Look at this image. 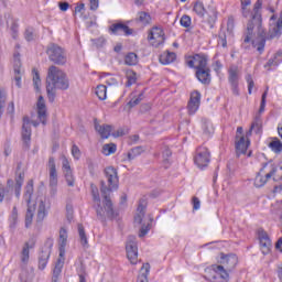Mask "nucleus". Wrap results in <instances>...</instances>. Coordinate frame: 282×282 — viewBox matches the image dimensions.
<instances>
[{
	"instance_id": "1",
	"label": "nucleus",
	"mask_w": 282,
	"mask_h": 282,
	"mask_svg": "<svg viewBox=\"0 0 282 282\" xmlns=\"http://www.w3.org/2000/svg\"><path fill=\"white\" fill-rule=\"evenodd\" d=\"M105 176L107 177L108 187L105 184V181H101L100 193L104 197V206H100V193L98 192V187L95 184H90L91 195L96 207L97 217L100 221H105L106 219H115L116 212L113 210V203L111 202V191L113 188H118V170L113 166H108L105 169Z\"/></svg>"
},
{
	"instance_id": "2",
	"label": "nucleus",
	"mask_w": 282,
	"mask_h": 282,
	"mask_svg": "<svg viewBox=\"0 0 282 282\" xmlns=\"http://www.w3.org/2000/svg\"><path fill=\"white\" fill-rule=\"evenodd\" d=\"M56 89H69V79H67V75L61 68L52 65L46 77L47 98L51 102L56 98Z\"/></svg>"
},
{
	"instance_id": "3",
	"label": "nucleus",
	"mask_w": 282,
	"mask_h": 282,
	"mask_svg": "<svg viewBox=\"0 0 282 282\" xmlns=\"http://www.w3.org/2000/svg\"><path fill=\"white\" fill-rule=\"evenodd\" d=\"M263 6V0H257L253 6V12L251 13V19L247 23V31L245 32V43H250L252 39V32L254 28L261 30L263 19L261 18V7Z\"/></svg>"
},
{
	"instance_id": "4",
	"label": "nucleus",
	"mask_w": 282,
	"mask_h": 282,
	"mask_svg": "<svg viewBox=\"0 0 282 282\" xmlns=\"http://www.w3.org/2000/svg\"><path fill=\"white\" fill-rule=\"evenodd\" d=\"M46 54L48 61L54 63V65H65L67 63V53L65 48L56 43H50L46 47Z\"/></svg>"
},
{
	"instance_id": "5",
	"label": "nucleus",
	"mask_w": 282,
	"mask_h": 282,
	"mask_svg": "<svg viewBox=\"0 0 282 282\" xmlns=\"http://www.w3.org/2000/svg\"><path fill=\"white\" fill-rule=\"evenodd\" d=\"M47 169L51 197H56L58 186V172L56 171V160L54 159V156L48 158Z\"/></svg>"
},
{
	"instance_id": "6",
	"label": "nucleus",
	"mask_w": 282,
	"mask_h": 282,
	"mask_svg": "<svg viewBox=\"0 0 282 282\" xmlns=\"http://www.w3.org/2000/svg\"><path fill=\"white\" fill-rule=\"evenodd\" d=\"M205 279L209 282H228L230 274L221 264L212 265V270L207 273Z\"/></svg>"
},
{
	"instance_id": "7",
	"label": "nucleus",
	"mask_w": 282,
	"mask_h": 282,
	"mask_svg": "<svg viewBox=\"0 0 282 282\" xmlns=\"http://www.w3.org/2000/svg\"><path fill=\"white\" fill-rule=\"evenodd\" d=\"M258 31V40L254 41L252 40V36L254 34V31H252V35H251V39L249 42H243L242 43V46L245 48H247L248 44L251 43L253 47H257V51L260 53V54H263V50H265V41H268V37L265 36V31H263V28L261 26L260 29H257ZM246 39V33L243 34V40Z\"/></svg>"
},
{
	"instance_id": "8",
	"label": "nucleus",
	"mask_w": 282,
	"mask_h": 282,
	"mask_svg": "<svg viewBox=\"0 0 282 282\" xmlns=\"http://www.w3.org/2000/svg\"><path fill=\"white\" fill-rule=\"evenodd\" d=\"M194 162L198 169H204L210 163V152L206 147H199L196 150V155L194 156Z\"/></svg>"
},
{
	"instance_id": "9",
	"label": "nucleus",
	"mask_w": 282,
	"mask_h": 282,
	"mask_svg": "<svg viewBox=\"0 0 282 282\" xmlns=\"http://www.w3.org/2000/svg\"><path fill=\"white\" fill-rule=\"evenodd\" d=\"M127 257L135 265L138 263V242H135V236H129L126 245Z\"/></svg>"
},
{
	"instance_id": "10",
	"label": "nucleus",
	"mask_w": 282,
	"mask_h": 282,
	"mask_svg": "<svg viewBox=\"0 0 282 282\" xmlns=\"http://www.w3.org/2000/svg\"><path fill=\"white\" fill-rule=\"evenodd\" d=\"M188 67H194V69L199 70L208 67V59L204 55L196 54L187 59Z\"/></svg>"
},
{
	"instance_id": "11",
	"label": "nucleus",
	"mask_w": 282,
	"mask_h": 282,
	"mask_svg": "<svg viewBox=\"0 0 282 282\" xmlns=\"http://www.w3.org/2000/svg\"><path fill=\"white\" fill-rule=\"evenodd\" d=\"M148 40L153 47H160V45L164 44V31L158 26L153 28Z\"/></svg>"
},
{
	"instance_id": "12",
	"label": "nucleus",
	"mask_w": 282,
	"mask_h": 282,
	"mask_svg": "<svg viewBox=\"0 0 282 282\" xmlns=\"http://www.w3.org/2000/svg\"><path fill=\"white\" fill-rule=\"evenodd\" d=\"M200 102H202V94L197 90H194L191 94V98L187 104V110L189 116H195V113H197V109H199Z\"/></svg>"
},
{
	"instance_id": "13",
	"label": "nucleus",
	"mask_w": 282,
	"mask_h": 282,
	"mask_svg": "<svg viewBox=\"0 0 282 282\" xmlns=\"http://www.w3.org/2000/svg\"><path fill=\"white\" fill-rule=\"evenodd\" d=\"M30 117L23 118L22 140L25 149H30V142L32 141V128L30 127Z\"/></svg>"
},
{
	"instance_id": "14",
	"label": "nucleus",
	"mask_w": 282,
	"mask_h": 282,
	"mask_svg": "<svg viewBox=\"0 0 282 282\" xmlns=\"http://www.w3.org/2000/svg\"><path fill=\"white\" fill-rule=\"evenodd\" d=\"M37 118L42 124H47V106H45V99L40 96L36 104Z\"/></svg>"
},
{
	"instance_id": "15",
	"label": "nucleus",
	"mask_w": 282,
	"mask_h": 282,
	"mask_svg": "<svg viewBox=\"0 0 282 282\" xmlns=\"http://www.w3.org/2000/svg\"><path fill=\"white\" fill-rule=\"evenodd\" d=\"M220 263L225 265L224 269L227 271V273L232 272V270H235L238 263L237 256L235 254L226 256L221 253Z\"/></svg>"
},
{
	"instance_id": "16",
	"label": "nucleus",
	"mask_w": 282,
	"mask_h": 282,
	"mask_svg": "<svg viewBox=\"0 0 282 282\" xmlns=\"http://www.w3.org/2000/svg\"><path fill=\"white\" fill-rule=\"evenodd\" d=\"M274 175H276V166L274 165H272L271 171L268 174H265V176L261 175V172H258L254 178V186L257 188L265 186V184H268V180H270V177H275Z\"/></svg>"
},
{
	"instance_id": "17",
	"label": "nucleus",
	"mask_w": 282,
	"mask_h": 282,
	"mask_svg": "<svg viewBox=\"0 0 282 282\" xmlns=\"http://www.w3.org/2000/svg\"><path fill=\"white\" fill-rule=\"evenodd\" d=\"M109 32H111V34H124V36H131V34H133V29H130L129 25L119 22L110 25Z\"/></svg>"
},
{
	"instance_id": "18",
	"label": "nucleus",
	"mask_w": 282,
	"mask_h": 282,
	"mask_svg": "<svg viewBox=\"0 0 282 282\" xmlns=\"http://www.w3.org/2000/svg\"><path fill=\"white\" fill-rule=\"evenodd\" d=\"M258 237H259L261 248L264 249L262 251L263 254H265V252H270V248H272V240H270V236H268V232H265V230L263 229H259Z\"/></svg>"
},
{
	"instance_id": "19",
	"label": "nucleus",
	"mask_w": 282,
	"mask_h": 282,
	"mask_svg": "<svg viewBox=\"0 0 282 282\" xmlns=\"http://www.w3.org/2000/svg\"><path fill=\"white\" fill-rule=\"evenodd\" d=\"M13 56H14V67H13L14 80H15L17 87L21 89V78L23 76V72H21V58H19V56L21 55L19 53H14Z\"/></svg>"
},
{
	"instance_id": "20",
	"label": "nucleus",
	"mask_w": 282,
	"mask_h": 282,
	"mask_svg": "<svg viewBox=\"0 0 282 282\" xmlns=\"http://www.w3.org/2000/svg\"><path fill=\"white\" fill-rule=\"evenodd\" d=\"M34 246H36V241H34V239H30L24 243L21 251V263H23L24 265H28L30 261V250H32Z\"/></svg>"
},
{
	"instance_id": "21",
	"label": "nucleus",
	"mask_w": 282,
	"mask_h": 282,
	"mask_svg": "<svg viewBox=\"0 0 282 282\" xmlns=\"http://www.w3.org/2000/svg\"><path fill=\"white\" fill-rule=\"evenodd\" d=\"M63 170H64V175H65L67 186H74L75 184L74 173L72 172V166L69 165V161L65 158L63 159Z\"/></svg>"
},
{
	"instance_id": "22",
	"label": "nucleus",
	"mask_w": 282,
	"mask_h": 282,
	"mask_svg": "<svg viewBox=\"0 0 282 282\" xmlns=\"http://www.w3.org/2000/svg\"><path fill=\"white\" fill-rule=\"evenodd\" d=\"M196 78L203 85H210V68L205 66V68L196 70Z\"/></svg>"
},
{
	"instance_id": "23",
	"label": "nucleus",
	"mask_w": 282,
	"mask_h": 282,
	"mask_svg": "<svg viewBox=\"0 0 282 282\" xmlns=\"http://www.w3.org/2000/svg\"><path fill=\"white\" fill-rule=\"evenodd\" d=\"M282 63V52L279 51L276 52L273 57H271L265 64H264V69L270 72V69H274V67H279Z\"/></svg>"
},
{
	"instance_id": "24",
	"label": "nucleus",
	"mask_w": 282,
	"mask_h": 282,
	"mask_svg": "<svg viewBox=\"0 0 282 282\" xmlns=\"http://www.w3.org/2000/svg\"><path fill=\"white\" fill-rule=\"evenodd\" d=\"M145 213H147V200L140 199L139 206L137 208V215L134 216V224H142V219H144Z\"/></svg>"
},
{
	"instance_id": "25",
	"label": "nucleus",
	"mask_w": 282,
	"mask_h": 282,
	"mask_svg": "<svg viewBox=\"0 0 282 282\" xmlns=\"http://www.w3.org/2000/svg\"><path fill=\"white\" fill-rule=\"evenodd\" d=\"M241 76V70H239V66L237 65H231L228 69V80L229 84H238L239 83V77Z\"/></svg>"
},
{
	"instance_id": "26",
	"label": "nucleus",
	"mask_w": 282,
	"mask_h": 282,
	"mask_svg": "<svg viewBox=\"0 0 282 282\" xmlns=\"http://www.w3.org/2000/svg\"><path fill=\"white\" fill-rule=\"evenodd\" d=\"M248 147H250V140H246V137H240L239 140L236 142L237 155H243L246 151H248Z\"/></svg>"
},
{
	"instance_id": "27",
	"label": "nucleus",
	"mask_w": 282,
	"mask_h": 282,
	"mask_svg": "<svg viewBox=\"0 0 282 282\" xmlns=\"http://www.w3.org/2000/svg\"><path fill=\"white\" fill-rule=\"evenodd\" d=\"M58 246H59V257L63 258L65 257V248L67 246V230L65 228H61L59 230Z\"/></svg>"
},
{
	"instance_id": "28",
	"label": "nucleus",
	"mask_w": 282,
	"mask_h": 282,
	"mask_svg": "<svg viewBox=\"0 0 282 282\" xmlns=\"http://www.w3.org/2000/svg\"><path fill=\"white\" fill-rule=\"evenodd\" d=\"M95 130L99 133L102 140H107L111 135L112 128L109 124L95 123Z\"/></svg>"
},
{
	"instance_id": "29",
	"label": "nucleus",
	"mask_w": 282,
	"mask_h": 282,
	"mask_svg": "<svg viewBox=\"0 0 282 282\" xmlns=\"http://www.w3.org/2000/svg\"><path fill=\"white\" fill-rule=\"evenodd\" d=\"M63 265H65V258H58L54 270H53V276H52V282H58V278L61 276V272H63Z\"/></svg>"
},
{
	"instance_id": "30",
	"label": "nucleus",
	"mask_w": 282,
	"mask_h": 282,
	"mask_svg": "<svg viewBox=\"0 0 282 282\" xmlns=\"http://www.w3.org/2000/svg\"><path fill=\"white\" fill-rule=\"evenodd\" d=\"M52 251L50 249H43L39 257V269L45 270L47 267V261H50V254Z\"/></svg>"
},
{
	"instance_id": "31",
	"label": "nucleus",
	"mask_w": 282,
	"mask_h": 282,
	"mask_svg": "<svg viewBox=\"0 0 282 282\" xmlns=\"http://www.w3.org/2000/svg\"><path fill=\"white\" fill-rule=\"evenodd\" d=\"M261 129H263V121H261V117H256L249 131L247 132V138L252 135L253 131L254 133H261Z\"/></svg>"
},
{
	"instance_id": "32",
	"label": "nucleus",
	"mask_w": 282,
	"mask_h": 282,
	"mask_svg": "<svg viewBox=\"0 0 282 282\" xmlns=\"http://www.w3.org/2000/svg\"><path fill=\"white\" fill-rule=\"evenodd\" d=\"M33 194H34V182L29 181L26 186H25V191H24V195H23V198L26 202L28 206H30V204L32 202V195Z\"/></svg>"
},
{
	"instance_id": "33",
	"label": "nucleus",
	"mask_w": 282,
	"mask_h": 282,
	"mask_svg": "<svg viewBox=\"0 0 282 282\" xmlns=\"http://www.w3.org/2000/svg\"><path fill=\"white\" fill-rule=\"evenodd\" d=\"M175 58H177L175 53L166 52L160 56L159 61L162 65H171V63H174Z\"/></svg>"
},
{
	"instance_id": "34",
	"label": "nucleus",
	"mask_w": 282,
	"mask_h": 282,
	"mask_svg": "<svg viewBox=\"0 0 282 282\" xmlns=\"http://www.w3.org/2000/svg\"><path fill=\"white\" fill-rule=\"evenodd\" d=\"M150 270H151V265L149 263L143 264L138 275L137 282H149Z\"/></svg>"
},
{
	"instance_id": "35",
	"label": "nucleus",
	"mask_w": 282,
	"mask_h": 282,
	"mask_svg": "<svg viewBox=\"0 0 282 282\" xmlns=\"http://www.w3.org/2000/svg\"><path fill=\"white\" fill-rule=\"evenodd\" d=\"M24 180H25V173H20L15 177L14 193H15V197L18 198L21 197V187L23 186Z\"/></svg>"
},
{
	"instance_id": "36",
	"label": "nucleus",
	"mask_w": 282,
	"mask_h": 282,
	"mask_svg": "<svg viewBox=\"0 0 282 282\" xmlns=\"http://www.w3.org/2000/svg\"><path fill=\"white\" fill-rule=\"evenodd\" d=\"M4 19H7V25H8V28H11L13 39H17V32H18L19 25H18L17 22L12 19V14H10V13L4 14ZM10 25H11V26H10Z\"/></svg>"
},
{
	"instance_id": "37",
	"label": "nucleus",
	"mask_w": 282,
	"mask_h": 282,
	"mask_svg": "<svg viewBox=\"0 0 282 282\" xmlns=\"http://www.w3.org/2000/svg\"><path fill=\"white\" fill-rule=\"evenodd\" d=\"M193 12H195V14H197V17H199L200 19H204V15L206 14V8L204 7V2H194Z\"/></svg>"
},
{
	"instance_id": "38",
	"label": "nucleus",
	"mask_w": 282,
	"mask_h": 282,
	"mask_svg": "<svg viewBox=\"0 0 282 282\" xmlns=\"http://www.w3.org/2000/svg\"><path fill=\"white\" fill-rule=\"evenodd\" d=\"M145 149L142 145L132 148L131 151L128 152V160H135V158H138V155H142V153H144Z\"/></svg>"
},
{
	"instance_id": "39",
	"label": "nucleus",
	"mask_w": 282,
	"mask_h": 282,
	"mask_svg": "<svg viewBox=\"0 0 282 282\" xmlns=\"http://www.w3.org/2000/svg\"><path fill=\"white\" fill-rule=\"evenodd\" d=\"M47 217V210L45 209V202L41 200L37 208L36 221H43Z\"/></svg>"
},
{
	"instance_id": "40",
	"label": "nucleus",
	"mask_w": 282,
	"mask_h": 282,
	"mask_svg": "<svg viewBox=\"0 0 282 282\" xmlns=\"http://www.w3.org/2000/svg\"><path fill=\"white\" fill-rule=\"evenodd\" d=\"M118 147L116 145V143H106L102 147L104 155H113V153H116Z\"/></svg>"
},
{
	"instance_id": "41",
	"label": "nucleus",
	"mask_w": 282,
	"mask_h": 282,
	"mask_svg": "<svg viewBox=\"0 0 282 282\" xmlns=\"http://www.w3.org/2000/svg\"><path fill=\"white\" fill-rule=\"evenodd\" d=\"M269 147L271 148V151L273 153H281L282 151V142L279 140V138H274L270 143Z\"/></svg>"
},
{
	"instance_id": "42",
	"label": "nucleus",
	"mask_w": 282,
	"mask_h": 282,
	"mask_svg": "<svg viewBox=\"0 0 282 282\" xmlns=\"http://www.w3.org/2000/svg\"><path fill=\"white\" fill-rule=\"evenodd\" d=\"M124 64L129 66L138 65V54L128 53L124 57Z\"/></svg>"
},
{
	"instance_id": "43",
	"label": "nucleus",
	"mask_w": 282,
	"mask_h": 282,
	"mask_svg": "<svg viewBox=\"0 0 282 282\" xmlns=\"http://www.w3.org/2000/svg\"><path fill=\"white\" fill-rule=\"evenodd\" d=\"M127 83H126V87H131V85H135V83H138V76L135 74V72L133 70H128L127 72Z\"/></svg>"
},
{
	"instance_id": "44",
	"label": "nucleus",
	"mask_w": 282,
	"mask_h": 282,
	"mask_svg": "<svg viewBox=\"0 0 282 282\" xmlns=\"http://www.w3.org/2000/svg\"><path fill=\"white\" fill-rule=\"evenodd\" d=\"M96 96L99 100H107V86L99 85L96 87Z\"/></svg>"
},
{
	"instance_id": "45",
	"label": "nucleus",
	"mask_w": 282,
	"mask_h": 282,
	"mask_svg": "<svg viewBox=\"0 0 282 282\" xmlns=\"http://www.w3.org/2000/svg\"><path fill=\"white\" fill-rule=\"evenodd\" d=\"M217 22V10L213 9L208 12L207 23L210 29L215 28V23Z\"/></svg>"
},
{
	"instance_id": "46",
	"label": "nucleus",
	"mask_w": 282,
	"mask_h": 282,
	"mask_svg": "<svg viewBox=\"0 0 282 282\" xmlns=\"http://www.w3.org/2000/svg\"><path fill=\"white\" fill-rule=\"evenodd\" d=\"M77 228L82 246H87L88 241L87 234H85V227L83 226V224H78Z\"/></svg>"
},
{
	"instance_id": "47",
	"label": "nucleus",
	"mask_w": 282,
	"mask_h": 282,
	"mask_svg": "<svg viewBox=\"0 0 282 282\" xmlns=\"http://www.w3.org/2000/svg\"><path fill=\"white\" fill-rule=\"evenodd\" d=\"M203 131L205 135H213L215 133V129L213 128V123L203 120Z\"/></svg>"
},
{
	"instance_id": "48",
	"label": "nucleus",
	"mask_w": 282,
	"mask_h": 282,
	"mask_svg": "<svg viewBox=\"0 0 282 282\" xmlns=\"http://www.w3.org/2000/svg\"><path fill=\"white\" fill-rule=\"evenodd\" d=\"M34 219V212H32V207H28L25 214V228H30L32 226V220Z\"/></svg>"
},
{
	"instance_id": "49",
	"label": "nucleus",
	"mask_w": 282,
	"mask_h": 282,
	"mask_svg": "<svg viewBox=\"0 0 282 282\" xmlns=\"http://www.w3.org/2000/svg\"><path fill=\"white\" fill-rule=\"evenodd\" d=\"M32 74L34 88L36 89V91H39L41 87V75L39 74V70H36V68H33Z\"/></svg>"
},
{
	"instance_id": "50",
	"label": "nucleus",
	"mask_w": 282,
	"mask_h": 282,
	"mask_svg": "<svg viewBox=\"0 0 282 282\" xmlns=\"http://www.w3.org/2000/svg\"><path fill=\"white\" fill-rule=\"evenodd\" d=\"M138 21L143 25L151 23V15L144 11L139 12Z\"/></svg>"
},
{
	"instance_id": "51",
	"label": "nucleus",
	"mask_w": 282,
	"mask_h": 282,
	"mask_svg": "<svg viewBox=\"0 0 282 282\" xmlns=\"http://www.w3.org/2000/svg\"><path fill=\"white\" fill-rule=\"evenodd\" d=\"M162 155H163V162L164 164H166L169 163V158L173 155V152H171V149H169V147H164Z\"/></svg>"
},
{
	"instance_id": "52",
	"label": "nucleus",
	"mask_w": 282,
	"mask_h": 282,
	"mask_svg": "<svg viewBox=\"0 0 282 282\" xmlns=\"http://www.w3.org/2000/svg\"><path fill=\"white\" fill-rule=\"evenodd\" d=\"M246 80L248 83V94H252V89H254V80L252 79V75H247Z\"/></svg>"
},
{
	"instance_id": "53",
	"label": "nucleus",
	"mask_w": 282,
	"mask_h": 282,
	"mask_svg": "<svg viewBox=\"0 0 282 282\" xmlns=\"http://www.w3.org/2000/svg\"><path fill=\"white\" fill-rule=\"evenodd\" d=\"M24 39L26 41H34V29L32 28L26 29L24 32Z\"/></svg>"
},
{
	"instance_id": "54",
	"label": "nucleus",
	"mask_w": 282,
	"mask_h": 282,
	"mask_svg": "<svg viewBox=\"0 0 282 282\" xmlns=\"http://www.w3.org/2000/svg\"><path fill=\"white\" fill-rule=\"evenodd\" d=\"M180 23H181L182 28H188L191 25L192 21H191V18L185 14L181 18Z\"/></svg>"
},
{
	"instance_id": "55",
	"label": "nucleus",
	"mask_w": 282,
	"mask_h": 282,
	"mask_svg": "<svg viewBox=\"0 0 282 282\" xmlns=\"http://www.w3.org/2000/svg\"><path fill=\"white\" fill-rule=\"evenodd\" d=\"M235 30V18L229 17L227 21V32H232Z\"/></svg>"
},
{
	"instance_id": "56",
	"label": "nucleus",
	"mask_w": 282,
	"mask_h": 282,
	"mask_svg": "<svg viewBox=\"0 0 282 282\" xmlns=\"http://www.w3.org/2000/svg\"><path fill=\"white\" fill-rule=\"evenodd\" d=\"M72 155L75 160H80V149H78L77 145H73Z\"/></svg>"
},
{
	"instance_id": "57",
	"label": "nucleus",
	"mask_w": 282,
	"mask_h": 282,
	"mask_svg": "<svg viewBox=\"0 0 282 282\" xmlns=\"http://www.w3.org/2000/svg\"><path fill=\"white\" fill-rule=\"evenodd\" d=\"M106 84L108 85V87L117 86L118 85V79L108 75V77L106 79Z\"/></svg>"
},
{
	"instance_id": "58",
	"label": "nucleus",
	"mask_w": 282,
	"mask_h": 282,
	"mask_svg": "<svg viewBox=\"0 0 282 282\" xmlns=\"http://www.w3.org/2000/svg\"><path fill=\"white\" fill-rule=\"evenodd\" d=\"M151 224H148L147 226L143 225L140 229L139 237H145V235L149 232Z\"/></svg>"
},
{
	"instance_id": "59",
	"label": "nucleus",
	"mask_w": 282,
	"mask_h": 282,
	"mask_svg": "<svg viewBox=\"0 0 282 282\" xmlns=\"http://www.w3.org/2000/svg\"><path fill=\"white\" fill-rule=\"evenodd\" d=\"M219 41H220V45H223V47H227L228 42L226 41V33H219Z\"/></svg>"
},
{
	"instance_id": "60",
	"label": "nucleus",
	"mask_w": 282,
	"mask_h": 282,
	"mask_svg": "<svg viewBox=\"0 0 282 282\" xmlns=\"http://www.w3.org/2000/svg\"><path fill=\"white\" fill-rule=\"evenodd\" d=\"M127 132H124V129L119 128L116 132H112V138H122V135H126Z\"/></svg>"
},
{
	"instance_id": "61",
	"label": "nucleus",
	"mask_w": 282,
	"mask_h": 282,
	"mask_svg": "<svg viewBox=\"0 0 282 282\" xmlns=\"http://www.w3.org/2000/svg\"><path fill=\"white\" fill-rule=\"evenodd\" d=\"M141 102V98H134V99H131L129 102H128V107H130V109H133V107H138V104Z\"/></svg>"
},
{
	"instance_id": "62",
	"label": "nucleus",
	"mask_w": 282,
	"mask_h": 282,
	"mask_svg": "<svg viewBox=\"0 0 282 282\" xmlns=\"http://www.w3.org/2000/svg\"><path fill=\"white\" fill-rule=\"evenodd\" d=\"M192 202H193V209L194 210H199V206H200V202H199V198H197V197H193V199H192Z\"/></svg>"
},
{
	"instance_id": "63",
	"label": "nucleus",
	"mask_w": 282,
	"mask_h": 282,
	"mask_svg": "<svg viewBox=\"0 0 282 282\" xmlns=\"http://www.w3.org/2000/svg\"><path fill=\"white\" fill-rule=\"evenodd\" d=\"M99 0H90V10H98Z\"/></svg>"
},
{
	"instance_id": "64",
	"label": "nucleus",
	"mask_w": 282,
	"mask_h": 282,
	"mask_svg": "<svg viewBox=\"0 0 282 282\" xmlns=\"http://www.w3.org/2000/svg\"><path fill=\"white\" fill-rule=\"evenodd\" d=\"M275 249L280 250V252H282V237L279 238V240L276 241Z\"/></svg>"
}]
</instances>
